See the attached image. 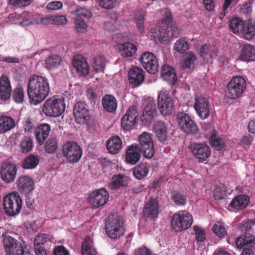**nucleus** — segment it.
<instances>
[{
  "label": "nucleus",
  "instance_id": "nucleus-31",
  "mask_svg": "<svg viewBox=\"0 0 255 255\" xmlns=\"http://www.w3.org/2000/svg\"><path fill=\"white\" fill-rule=\"evenodd\" d=\"M161 74L162 79L171 83L174 84L177 80L175 70L170 65H164L161 69Z\"/></svg>",
  "mask_w": 255,
  "mask_h": 255
},
{
  "label": "nucleus",
  "instance_id": "nucleus-40",
  "mask_svg": "<svg viewBox=\"0 0 255 255\" xmlns=\"http://www.w3.org/2000/svg\"><path fill=\"white\" fill-rule=\"evenodd\" d=\"M62 63L61 57L57 54H51L45 60L46 68L48 70H53L58 68Z\"/></svg>",
  "mask_w": 255,
  "mask_h": 255
},
{
  "label": "nucleus",
  "instance_id": "nucleus-20",
  "mask_svg": "<svg viewBox=\"0 0 255 255\" xmlns=\"http://www.w3.org/2000/svg\"><path fill=\"white\" fill-rule=\"evenodd\" d=\"M18 190L22 193L28 194L34 189V182L30 176L23 175L20 176L17 180Z\"/></svg>",
  "mask_w": 255,
  "mask_h": 255
},
{
  "label": "nucleus",
  "instance_id": "nucleus-62",
  "mask_svg": "<svg viewBox=\"0 0 255 255\" xmlns=\"http://www.w3.org/2000/svg\"><path fill=\"white\" fill-rule=\"evenodd\" d=\"M76 25L75 28L79 32H84L87 30V25L83 19L75 18Z\"/></svg>",
  "mask_w": 255,
  "mask_h": 255
},
{
  "label": "nucleus",
  "instance_id": "nucleus-39",
  "mask_svg": "<svg viewBox=\"0 0 255 255\" xmlns=\"http://www.w3.org/2000/svg\"><path fill=\"white\" fill-rule=\"evenodd\" d=\"M238 248H243L245 246L252 247L255 244V237L250 234H247L242 237H238L236 240Z\"/></svg>",
  "mask_w": 255,
  "mask_h": 255
},
{
  "label": "nucleus",
  "instance_id": "nucleus-64",
  "mask_svg": "<svg viewBox=\"0 0 255 255\" xmlns=\"http://www.w3.org/2000/svg\"><path fill=\"white\" fill-rule=\"evenodd\" d=\"M28 14V12L27 11H23L21 14H18L17 13H11L8 16V18L11 21H14L15 20L22 19L24 20Z\"/></svg>",
  "mask_w": 255,
  "mask_h": 255
},
{
  "label": "nucleus",
  "instance_id": "nucleus-49",
  "mask_svg": "<svg viewBox=\"0 0 255 255\" xmlns=\"http://www.w3.org/2000/svg\"><path fill=\"white\" fill-rule=\"evenodd\" d=\"M106 65V60L104 56L99 55L95 56L93 64V68L97 72L103 71Z\"/></svg>",
  "mask_w": 255,
  "mask_h": 255
},
{
  "label": "nucleus",
  "instance_id": "nucleus-52",
  "mask_svg": "<svg viewBox=\"0 0 255 255\" xmlns=\"http://www.w3.org/2000/svg\"><path fill=\"white\" fill-rule=\"evenodd\" d=\"M196 60L195 54L192 52L187 53L184 57L183 67L187 68H191L194 67Z\"/></svg>",
  "mask_w": 255,
  "mask_h": 255
},
{
  "label": "nucleus",
  "instance_id": "nucleus-55",
  "mask_svg": "<svg viewBox=\"0 0 255 255\" xmlns=\"http://www.w3.org/2000/svg\"><path fill=\"white\" fill-rule=\"evenodd\" d=\"M193 231L195 235V240L197 242H202L205 240L206 232L203 228L195 225L193 227Z\"/></svg>",
  "mask_w": 255,
  "mask_h": 255
},
{
  "label": "nucleus",
  "instance_id": "nucleus-17",
  "mask_svg": "<svg viewBox=\"0 0 255 255\" xmlns=\"http://www.w3.org/2000/svg\"><path fill=\"white\" fill-rule=\"evenodd\" d=\"M17 173L16 166L10 163H4L2 164L0 175L2 181L7 183L14 181Z\"/></svg>",
  "mask_w": 255,
  "mask_h": 255
},
{
  "label": "nucleus",
  "instance_id": "nucleus-48",
  "mask_svg": "<svg viewBox=\"0 0 255 255\" xmlns=\"http://www.w3.org/2000/svg\"><path fill=\"white\" fill-rule=\"evenodd\" d=\"M39 162V159L37 156L31 155L24 161L22 167L24 169H30L35 168Z\"/></svg>",
  "mask_w": 255,
  "mask_h": 255
},
{
  "label": "nucleus",
  "instance_id": "nucleus-26",
  "mask_svg": "<svg viewBox=\"0 0 255 255\" xmlns=\"http://www.w3.org/2000/svg\"><path fill=\"white\" fill-rule=\"evenodd\" d=\"M50 131V126L47 124H40L34 130V135L39 144L41 145L44 143Z\"/></svg>",
  "mask_w": 255,
  "mask_h": 255
},
{
  "label": "nucleus",
  "instance_id": "nucleus-24",
  "mask_svg": "<svg viewBox=\"0 0 255 255\" xmlns=\"http://www.w3.org/2000/svg\"><path fill=\"white\" fill-rule=\"evenodd\" d=\"M140 151L138 145L132 144L127 149L126 160L127 163L131 165L135 164L140 159Z\"/></svg>",
  "mask_w": 255,
  "mask_h": 255
},
{
  "label": "nucleus",
  "instance_id": "nucleus-12",
  "mask_svg": "<svg viewBox=\"0 0 255 255\" xmlns=\"http://www.w3.org/2000/svg\"><path fill=\"white\" fill-rule=\"evenodd\" d=\"M140 61L144 68L150 74L156 73L159 68V64L156 57L151 52H144L141 54Z\"/></svg>",
  "mask_w": 255,
  "mask_h": 255
},
{
  "label": "nucleus",
  "instance_id": "nucleus-44",
  "mask_svg": "<svg viewBox=\"0 0 255 255\" xmlns=\"http://www.w3.org/2000/svg\"><path fill=\"white\" fill-rule=\"evenodd\" d=\"M149 170V167L146 164L141 163L135 167L133 174L136 179H142L147 175Z\"/></svg>",
  "mask_w": 255,
  "mask_h": 255
},
{
  "label": "nucleus",
  "instance_id": "nucleus-57",
  "mask_svg": "<svg viewBox=\"0 0 255 255\" xmlns=\"http://www.w3.org/2000/svg\"><path fill=\"white\" fill-rule=\"evenodd\" d=\"M209 140L211 145L217 150L222 149L224 146V140L214 134L210 137Z\"/></svg>",
  "mask_w": 255,
  "mask_h": 255
},
{
  "label": "nucleus",
  "instance_id": "nucleus-36",
  "mask_svg": "<svg viewBox=\"0 0 255 255\" xmlns=\"http://www.w3.org/2000/svg\"><path fill=\"white\" fill-rule=\"evenodd\" d=\"M3 243L6 252L8 254L21 248L18 242L9 236H5Z\"/></svg>",
  "mask_w": 255,
  "mask_h": 255
},
{
  "label": "nucleus",
  "instance_id": "nucleus-28",
  "mask_svg": "<svg viewBox=\"0 0 255 255\" xmlns=\"http://www.w3.org/2000/svg\"><path fill=\"white\" fill-rule=\"evenodd\" d=\"M168 125L162 121H157L153 125V131L160 141H164L167 138Z\"/></svg>",
  "mask_w": 255,
  "mask_h": 255
},
{
  "label": "nucleus",
  "instance_id": "nucleus-18",
  "mask_svg": "<svg viewBox=\"0 0 255 255\" xmlns=\"http://www.w3.org/2000/svg\"><path fill=\"white\" fill-rule=\"evenodd\" d=\"M162 11L164 17L161 21V24L165 25L166 27L167 26L169 28L170 26V30H166V38L177 37L179 33V29L176 26H171L172 18L171 11L168 8H164L162 9Z\"/></svg>",
  "mask_w": 255,
  "mask_h": 255
},
{
  "label": "nucleus",
  "instance_id": "nucleus-25",
  "mask_svg": "<svg viewBox=\"0 0 255 255\" xmlns=\"http://www.w3.org/2000/svg\"><path fill=\"white\" fill-rule=\"evenodd\" d=\"M116 48L124 58H128L133 56L137 50L136 45L129 42L122 43H118L116 44Z\"/></svg>",
  "mask_w": 255,
  "mask_h": 255
},
{
  "label": "nucleus",
  "instance_id": "nucleus-15",
  "mask_svg": "<svg viewBox=\"0 0 255 255\" xmlns=\"http://www.w3.org/2000/svg\"><path fill=\"white\" fill-rule=\"evenodd\" d=\"M137 116L138 114L136 107L134 106L130 107L122 119L121 125L122 128L127 131L132 129L136 122Z\"/></svg>",
  "mask_w": 255,
  "mask_h": 255
},
{
  "label": "nucleus",
  "instance_id": "nucleus-8",
  "mask_svg": "<svg viewBox=\"0 0 255 255\" xmlns=\"http://www.w3.org/2000/svg\"><path fill=\"white\" fill-rule=\"evenodd\" d=\"M189 149L195 158L200 162L205 161L211 154L209 146L203 142H191L189 145Z\"/></svg>",
  "mask_w": 255,
  "mask_h": 255
},
{
  "label": "nucleus",
  "instance_id": "nucleus-34",
  "mask_svg": "<svg viewBox=\"0 0 255 255\" xmlns=\"http://www.w3.org/2000/svg\"><path fill=\"white\" fill-rule=\"evenodd\" d=\"M250 201L249 196L241 195L234 198L229 206L237 210H243L247 207Z\"/></svg>",
  "mask_w": 255,
  "mask_h": 255
},
{
  "label": "nucleus",
  "instance_id": "nucleus-46",
  "mask_svg": "<svg viewBox=\"0 0 255 255\" xmlns=\"http://www.w3.org/2000/svg\"><path fill=\"white\" fill-rule=\"evenodd\" d=\"M227 226L226 225L220 221L215 223L213 227L214 233L220 238H223L227 234Z\"/></svg>",
  "mask_w": 255,
  "mask_h": 255
},
{
  "label": "nucleus",
  "instance_id": "nucleus-37",
  "mask_svg": "<svg viewBox=\"0 0 255 255\" xmlns=\"http://www.w3.org/2000/svg\"><path fill=\"white\" fill-rule=\"evenodd\" d=\"M15 127L14 120L6 116L0 117V134L5 133Z\"/></svg>",
  "mask_w": 255,
  "mask_h": 255
},
{
  "label": "nucleus",
  "instance_id": "nucleus-22",
  "mask_svg": "<svg viewBox=\"0 0 255 255\" xmlns=\"http://www.w3.org/2000/svg\"><path fill=\"white\" fill-rule=\"evenodd\" d=\"M12 88L9 78L2 74L0 76V99L3 100L9 99L11 96Z\"/></svg>",
  "mask_w": 255,
  "mask_h": 255
},
{
  "label": "nucleus",
  "instance_id": "nucleus-19",
  "mask_svg": "<svg viewBox=\"0 0 255 255\" xmlns=\"http://www.w3.org/2000/svg\"><path fill=\"white\" fill-rule=\"evenodd\" d=\"M143 213L146 219L157 218L159 213L157 201L155 199H150L147 201L143 210Z\"/></svg>",
  "mask_w": 255,
  "mask_h": 255
},
{
  "label": "nucleus",
  "instance_id": "nucleus-16",
  "mask_svg": "<svg viewBox=\"0 0 255 255\" xmlns=\"http://www.w3.org/2000/svg\"><path fill=\"white\" fill-rule=\"evenodd\" d=\"M73 113L77 123H87L90 119L89 110L84 102L77 103L74 106Z\"/></svg>",
  "mask_w": 255,
  "mask_h": 255
},
{
  "label": "nucleus",
  "instance_id": "nucleus-56",
  "mask_svg": "<svg viewBox=\"0 0 255 255\" xmlns=\"http://www.w3.org/2000/svg\"><path fill=\"white\" fill-rule=\"evenodd\" d=\"M22 128L25 133H31L34 132L36 128L35 124L31 119L27 118L22 123Z\"/></svg>",
  "mask_w": 255,
  "mask_h": 255
},
{
  "label": "nucleus",
  "instance_id": "nucleus-3",
  "mask_svg": "<svg viewBox=\"0 0 255 255\" xmlns=\"http://www.w3.org/2000/svg\"><path fill=\"white\" fill-rule=\"evenodd\" d=\"M65 106L64 101L55 96L47 99L43 104L42 111L47 117H57L64 111Z\"/></svg>",
  "mask_w": 255,
  "mask_h": 255
},
{
  "label": "nucleus",
  "instance_id": "nucleus-63",
  "mask_svg": "<svg viewBox=\"0 0 255 255\" xmlns=\"http://www.w3.org/2000/svg\"><path fill=\"white\" fill-rule=\"evenodd\" d=\"M48 240V236L46 234H42L37 236L34 240V247H41L40 245L46 243Z\"/></svg>",
  "mask_w": 255,
  "mask_h": 255
},
{
  "label": "nucleus",
  "instance_id": "nucleus-2",
  "mask_svg": "<svg viewBox=\"0 0 255 255\" xmlns=\"http://www.w3.org/2000/svg\"><path fill=\"white\" fill-rule=\"evenodd\" d=\"M22 204V199L16 192L10 193L3 198L4 209L6 214L10 216L18 214L21 211Z\"/></svg>",
  "mask_w": 255,
  "mask_h": 255
},
{
  "label": "nucleus",
  "instance_id": "nucleus-1",
  "mask_svg": "<svg viewBox=\"0 0 255 255\" xmlns=\"http://www.w3.org/2000/svg\"><path fill=\"white\" fill-rule=\"evenodd\" d=\"M50 84L46 77L33 75L29 79L27 86V94L29 102L37 105L48 95Z\"/></svg>",
  "mask_w": 255,
  "mask_h": 255
},
{
  "label": "nucleus",
  "instance_id": "nucleus-47",
  "mask_svg": "<svg viewBox=\"0 0 255 255\" xmlns=\"http://www.w3.org/2000/svg\"><path fill=\"white\" fill-rule=\"evenodd\" d=\"M227 193L230 192L227 189L224 184L220 183L215 186L214 192V196L216 199H222L226 196Z\"/></svg>",
  "mask_w": 255,
  "mask_h": 255
},
{
  "label": "nucleus",
  "instance_id": "nucleus-21",
  "mask_svg": "<svg viewBox=\"0 0 255 255\" xmlns=\"http://www.w3.org/2000/svg\"><path fill=\"white\" fill-rule=\"evenodd\" d=\"M72 65L80 75L86 76L89 74V67L86 59L81 55L73 57Z\"/></svg>",
  "mask_w": 255,
  "mask_h": 255
},
{
  "label": "nucleus",
  "instance_id": "nucleus-5",
  "mask_svg": "<svg viewBox=\"0 0 255 255\" xmlns=\"http://www.w3.org/2000/svg\"><path fill=\"white\" fill-rule=\"evenodd\" d=\"M62 153L68 162L75 163L81 159L83 150L77 142L67 141L62 146Z\"/></svg>",
  "mask_w": 255,
  "mask_h": 255
},
{
  "label": "nucleus",
  "instance_id": "nucleus-50",
  "mask_svg": "<svg viewBox=\"0 0 255 255\" xmlns=\"http://www.w3.org/2000/svg\"><path fill=\"white\" fill-rule=\"evenodd\" d=\"M72 13L75 15V18L83 19V18H89L92 16V13L89 9L85 7H79L72 11Z\"/></svg>",
  "mask_w": 255,
  "mask_h": 255
},
{
  "label": "nucleus",
  "instance_id": "nucleus-14",
  "mask_svg": "<svg viewBox=\"0 0 255 255\" xmlns=\"http://www.w3.org/2000/svg\"><path fill=\"white\" fill-rule=\"evenodd\" d=\"M138 140L144 156L147 158H151L154 154V150L150 134L144 132L139 136Z\"/></svg>",
  "mask_w": 255,
  "mask_h": 255
},
{
  "label": "nucleus",
  "instance_id": "nucleus-54",
  "mask_svg": "<svg viewBox=\"0 0 255 255\" xmlns=\"http://www.w3.org/2000/svg\"><path fill=\"white\" fill-rule=\"evenodd\" d=\"M189 48V45L184 38H180L174 44V49L177 52L182 53Z\"/></svg>",
  "mask_w": 255,
  "mask_h": 255
},
{
  "label": "nucleus",
  "instance_id": "nucleus-32",
  "mask_svg": "<svg viewBox=\"0 0 255 255\" xmlns=\"http://www.w3.org/2000/svg\"><path fill=\"white\" fill-rule=\"evenodd\" d=\"M156 115V109L155 102L152 99L149 100L143 112V120L150 122Z\"/></svg>",
  "mask_w": 255,
  "mask_h": 255
},
{
  "label": "nucleus",
  "instance_id": "nucleus-29",
  "mask_svg": "<svg viewBox=\"0 0 255 255\" xmlns=\"http://www.w3.org/2000/svg\"><path fill=\"white\" fill-rule=\"evenodd\" d=\"M239 36L247 40L253 39L255 37V22L250 20L246 21Z\"/></svg>",
  "mask_w": 255,
  "mask_h": 255
},
{
  "label": "nucleus",
  "instance_id": "nucleus-27",
  "mask_svg": "<svg viewBox=\"0 0 255 255\" xmlns=\"http://www.w3.org/2000/svg\"><path fill=\"white\" fill-rule=\"evenodd\" d=\"M239 59L246 62L254 61L255 59V49L254 47L250 44L243 45Z\"/></svg>",
  "mask_w": 255,
  "mask_h": 255
},
{
  "label": "nucleus",
  "instance_id": "nucleus-7",
  "mask_svg": "<svg viewBox=\"0 0 255 255\" xmlns=\"http://www.w3.org/2000/svg\"><path fill=\"white\" fill-rule=\"evenodd\" d=\"M109 222L106 224L105 229L109 237L113 239H117L125 233L124 221L122 217L116 216L113 219L109 217Z\"/></svg>",
  "mask_w": 255,
  "mask_h": 255
},
{
  "label": "nucleus",
  "instance_id": "nucleus-9",
  "mask_svg": "<svg viewBox=\"0 0 255 255\" xmlns=\"http://www.w3.org/2000/svg\"><path fill=\"white\" fill-rule=\"evenodd\" d=\"M177 121L180 128L187 134H195L198 131V127L190 117L185 113H179L177 115Z\"/></svg>",
  "mask_w": 255,
  "mask_h": 255
},
{
  "label": "nucleus",
  "instance_id": "nucleus-51",
  "mask_svg": "<svg viewBox=\"0 0 255 255\" xmlns=\"http://www.w3.org/2000/svg\"><path fill=\"white\" fill-rule=\"evenodd\" d=\"M19 145L22 152H28L33 147V140L31 137L25 136L22 138Z\"/></svg>",
  "mask_w": 255,
  "mask_h": 255
},
{
  "label": "nucleus",
  "instance_id": "nucleus-53",
  "mask_svg": "<svg viewBox=\"0 0 255 255\" xmlns=\"http://www.w3.org/2000/svg\"><path fill=\"white\" fill-rule=\"evenodd\" d=\"M45 150L48 153H53L58 148V142L56 139L49 138L45 143Z\"/></svg>",
  "mask_w": 255,
  "mask_h": 255
},
{
  "label": "nucleus",
  "instance_id": "nucleus-6",
  "mask_svg": "<svg viewBox=\"0 0 255 255\" xmlns=\"http://www.w3.org/2000/svg\"><path fill=\"white\" fill-rule=\"evenodd\" d=\"M192 223V216L186 210L180 211L174 214L171 221L172 229L177 232L188 229Z\"/></svg>",
  "mask_w": 255,
  "mask_h": 255
},
{
  "label": "nucleus",
  "instance_id": "nucleus-58",
  "mask_svg": "<svg viewBox=\"0 0 255 255\" xmlns=\"http://www.w3.org/2000/svg\"><path fill=\"white\" fill-rule=\"evenodd\" d=\"M144 14L143 12L137 13L135 16V22L136 27L139 32L141 34L144 33Z\"/></svg>",
  "mask_w": 255,
  "mask_h": 255
},
{
  "label": "nucleus",
  "instance_id": "nucleus-38",
  "mask_svg": "<svg viewBox=\"0 0 255 255\" xmlns=\"http://www.w3.org/2000/svg\"><path fill=\"white\" fill-rule=\"evenodd\" d=\"M151 36L159 41L166 40V29L165 25L156 24L153 28L150 30Z\"/></svg>",
  "mask_w": 255,
  "mask_h": 255
},
{
  "label": "nucleus",
  "instance_id": "nucleus-60",
  "mask_svg": "<svg viewBox=\"0 0 255 255\" xmlns=\"http://www.w3.org/2000/svg\"><path fill=\"white\" fill-rule=\"evenodd\" d=\"M32 0H9V4L16 7H25L29 5Z\"/></svg>",
  "mask_w": 255,
  "mask_h": 255
},
{
  "label": "nucleus",
  "instance_id": "nucleus-13",
  "mask_svg": "<svg viewBox=\"0 0 255 255\" xmlns=\"http://www.w3.org/2000/svg\"><path fill=\"white\" fill-rule=\"evenodd\" d=\"M194 108L199 117L202 120L208 118L210 113V107L208 100L202 96H196Z\"/></svg>",
  "mask_w": 255,
  "mask_h": 255
},
{
  "label": "nucleus",
  "instance_id": "nucleus-11",
  "mask_svg": "<svg viewBox=\"0 0 255 255\" xmlns=\"http://www.w3.org/2000/svg\"><path fill=\"white\" fill-rule=\"evenodd\" d=\"M157 104L159 110L163 115L170 114L174 107L173 100L170 97L169 92L165 90L159 93Z\"/></svg>",
  "mask_w": 255,
  "mask_h": 255
},
{
  "label": "nucleus",
  "instance_id": "nucleus-23",
  "mask_svg": "<svg viewBox=\"0 0 255 255\" xmlns=\"http://www.w3.org/2000/svg\"><path fill=\"white\" fill-rule=\"evenodd\" d=\"M143 70L139 67H133L128 72V80L131 84L135 87L141 85L144 79Z\"/></svg>",
  "mask_w": 255,
  "mask_h": 255
},
{
  "label": "nucleus",
  "instance_id": "nucleus-35",
  "mask_svg": "<svg viewBox=\"0 0 255 255\" xmlns=\"http://www.w3.org/2000/svg\"><path fill=\"white\" fill-rule=\"evenodd\" d=\"M122 147V142L118 136H113L107 141V148L112 154L118 153Z\"/></svg>",
  "mask_w": 255,
  "mask_h": 255
},
{
  "label": "nucleus",
  "instance_id": "nucleus-41",
  "mask_svg": "<svg viewBox=\"0 0 255 255\" xmlns=\"http://www.w3.org/2000/svg\"><path fill=\"white\" fill-rule=\"evenodd\" d=\"M127 184L126 177L122 174H118L112 177L111 181L108 184V187L111 189H116Z\"/></svg>",
  "mask_w": 255,
  "mask_h": 255
},
{
  "label": "nucleus",
  "instance_id": "nucleus-30",
  "mask_svg": "<svg viewBox=\"0 0 255 255\" xmlns=\"http://www.w3.org/2000/svg\"><path fill=\"white\" fill-rule=\"evenodd\" d=\"M217 48L210 44H204L200 49V54L206 61H210L217 56Z\"/></svg>",
  "mask_w": 255,
  "mask_h": 255
},
{
  "label": "nucleus",
  "instance_id": "nucleus-43",
  "mask_svg": "<svg viewBox=\"0 0 255 255\" xmlns=\"http://www.w3.org/2000/svg\"><path fill=\"white\" fill-rule=\"evenodd\" d=\"M245 22L239 17H234L230 20L229 26L234 33L240 36Z\"/></svg>",
  "mask_w": 255,
  "mask_h": 255
},
{
  "label": "nucleus",
  "instance_id": "nucleus-10",
  "mask_svg": "<svg viewBox=\"0 0 255 255\" xmlns=\"http://www.w3.org/2000/svg\"><path fill=\"white\" fill-rule=\"evenodd\" d=\"M109 193L104 188L95 190L88 195L89 203L95 208L104 205L108 201Z\"/></svg>",
  "mask_w": 255,
  "mask_h": 255
},
{
  "label": "nucleus",
  "instance_id": "nucleus-4",
  "mask_svg": "<svg viewBox=\"0 0 255 255\" xmlns=\"http://www.w3.org/2000/svg\"><path fill=\"white\" fill-rule=\"evenodd\" d=\"M246 87V81L243 77L240 76L234 77L228 84L226 96L231 99L241 97L245 91Z\"/></svg>",
  "mask_w": 255,
  "mask_h": 255
},
{
  "label": "nucleus",
  "instance_id": "nucleus-59",
  "mask_svg": "<svg viewBox=\"0 0 255 255\" xmlns=\"http://www.w3.org/2000/svg\"><path fill=\"white\" fill-rule=\"evenodd\" d=\"M172 199L177 206H183L186 203V196L179 192H174L172 195Z\"/></svg>",
  "mask_w": 255,
  "mask_h": 255
},
{
  "label": "nucleus",
  "instance_id": "nucleus-33",
  "mask_svg": "<svg viewBox=\"0 0 255 255\" xmlns=\"http://www.w3.org/2000/svg\"><path fill=\"white\" fill-rule=\"evenodd\" d=\"M103 108L107 112L112 113L115 112L118 106V102L113 95H106L102 100Z\"/></svg>",
  "mask_w": 255,
  "mask_h": 255
},
{
  "label": "nucleus",
  "instance_id": "nucleus-61",
  "mask_svg": "<svg viewBox=\"0 0 255 255\" xmlns=\"http://www.w3.org/2000/svg\"><path fill=\"white\" fill-rule=\"evenodd\" d=\"M116 0H97V3L103 8L110 9L113 8Z\"/></svg>",
  "mask_w": 255,
  "mask_h": 255
},
{
  "label": "nucleus",
  "instance_id": "nucleus-45",
  "mask_svg": "<svg viewBox=\"0 0 255 255\" xmlns=\"http://www.w3.org/2000/svg\"><path fill=\"white\" fill-rule=\"evenodd\" d=\"M25 99L24 88L21 86H17L13 90L12 99L16 103H22Z\"/></svg>",
  "mask_w": 255,
  "mask_h": 255
},
{
  "label": "nucleus",
  "instance_id": "nucleus-42",
  "mask_svg": "<svg viewBox=\"0 0 255 255\" xmlns=\"http://www.w3.org/2000/svg\"><path fill=\"white\" fill-rule=\"evenodd\" d=\"M83 255H96L97 251L93 245V241L90 237H86L82 245Z\"/></svg>",
  "mask_w": 255,
  "mask_h": 255
}]
</instances>
